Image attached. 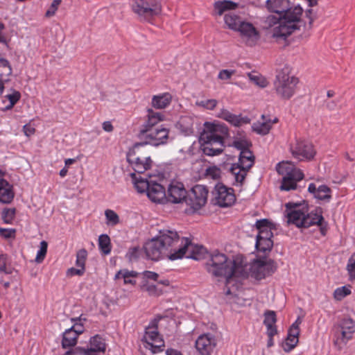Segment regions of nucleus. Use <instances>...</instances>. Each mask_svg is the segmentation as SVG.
Wrapping results in <instances>:
<instances>
[{
	"label": "nucleus",
	"mask_w": 355,
	"mask_h": 355,
	"mask_svg": "<svg viewBox=\"0 0 355 355\" xmlns=\"http://www.w3.org/2000/svg\"><path fill=\"white\" fill-rule=\"evenodd\" d=\"M264 7L270 13L282 15V25L272 30L273 38L286 40L305 26L302 19L304 10L296 0H266Z\"/></svg>",
	"instance_id": "1"
},
{
	"label": "nucleus",
	"mask_w": 355,
	"mask_h": 355,
	"mask_svg": "<svg viewBox=\"0 0 355 355\" xmlns=\"http://www.w3.org/2000/svg\"><path fill=\"white\" fill-rule=\"evenodd\" d=\"M288 223L297 227L308 228L312 225L320 227L322 235L325 236L327 231V223L322 216V209L316 207L314 211L308 213V204L305 200L302 202H288L286 204Z\"/></svg>",
	"instance_id": "2"
},
{
	"label": "nucleus",
	"mask_w": 355,
	"mask_h": 355,
	"mask_svg": "<svg viewBox=\"0 0 355 355\" xmlns=\"http://www.w3.org/2000/svg\"><path fill=\"white\" fill-rule=\"evenodd\" d=\"M205 267L209 273L214 277H225L228 281L232 277H245L248 275L243 263L228 260L224 253L214 250L208 256Z\"/></svg>",
	"instance_id": "3"
},
{
	"label": "nucleus",
	"mask_w": 355,
	"mask_h": 355,
	"mask_svg": "<svg viewBox=\"0 0 355 355\" xmlns=\"http://www.w3.org/2000/svg\"><path fill=\"white\" fill-rule=\"evenodd\" d=\"M205 128L200 136L203 153L215 156L223 151L224 139L228 135V128L224 124L205 122Z\"/></svg>",
	"instance_id": "4"
},
{
	"label": "nucleus",
	"mask_w": 355,
	"mask_h": 355,
	"mask_svg": "<svg viewBox=\"0 0 355 355\" xmlns=\"http://www.w3.org/2000/svg\"><path fill=\"white\" fill-rule=\"evenodd\" d=\"M126 157L130 166L139 174L150 169L153 164L150 147L142 141L135 144L128 152Z\"/></svg>",
	"instance_id": "5"
},
{
	"label": "nucleus",
	"mask_w": 355,
	"mask_h": 355,
	"mask_svg": "<svg viewBox=\"0 0 355 355\" xmlns=\"http://www.w3.org/2000/svg\"><path fill=\"white\" fill-rule=\"evenodd\" d=\"M291 69L285 65L277 71L274 81V89L280 98L290 99L295 93L299 80L294 76H291Z\"/></svg>",
	"instance_id": "6"
},
{
	"label": "nucleus",
	"mask_w": 355,
	"mask_h": 355,
	"mask_svg": "<svg viewBox=\"0 0 355 355\" xmlns=\"http://www.w3.org/2000/svg\"><path fill=\"white\" fill-rule=\"evenodd\" d=\"M268 254L257 253V258L252 261L249 266L243 265V268L248 272L246 277L250 275L257 280H261L276 271L277 268V263L273 259L268 257Z\"/></svg>",
	"instance_id": "7"
},
{
	"label": "nucleus",
	"mask_w": 355,
	"mask_h": 355,
	"mask_svg": "<svg viewBox=\"0 0 355 355\" xmlns=\"http://www.w3.org/2000/svg\"><path fill=\"white\" fill-rule=\"evenodd\" d=\"M276 168L278 173L283 175L280 186L282 191L296 189L297 182L304 178L302 171L297 168L291 162L283 161L277 165Z\"/></svg>",
	"instance_id": "8"
},
{
	"label": "nucleus",
	"mask_w": 355,
	"mask_h": 355,
	"mask_svg": "<svg viewBox=\"0 0 355 355\" xmlns=\"http://www.w3.org/2000/svg\"><path fill=\"white\" fill-rule=\"evenodd\" d=\"M131 7L141 21L148 22H151L162 11L159 0H132Z\"/></svg>",
	"instance_id": "9"
},
{
	"label": "nucleus",
	"mask_w": 355,
	"mask_h": 355,
	"mask_svg": "<svg viewBox=\"0 0 355 355\" xmlns=\"http://www.w3.org/2000/svg\"><path fill=\"white\" fill-rule=\"evenodd\" d=\"M334 345L341 349L349 340L352 339L355 333V322L349 318H343L333 327Z\"/></svg>",
	"instance_id": "10"
},
{
	"label": "nucleus",
	"mask_w": 355,
	"mask_h": 355,
	"mask_svg": "<svg viewBox=\"0 0 355 355\" xmlns=\"http://www.w3.org/2000/svg\"><path fill=\"white\" fill-rule=\"evenodd\" d=\"M254 159L255 157L250 150L241 151L238 163L231 166L230 171L239 185L243 184L248 171L254 164Z\"/></svg>",
	"instance_id": "11"
},
{
	"label": "nucleus",
	"mask_w": 355,
	"mask_h": 355,
	"mask_svg": "<svg viewBox=\"0 0 355 355\" xmlns=\"http://www.w3.org/2000/svg\"><path fill=\"white\" fill-rule=\"evenodd\" d=\"M157 321L154 320L146 328L145 334L141 341L145 343V348L150 349L153 354L164 350V341L157 331Z\"/></svg>",
	"instance_id": "12"
},
{
	"label": "nucleus",
	"mask_w": 355,
	"mask_h": 355,
	"mask_svg": "<svg viewBox=\"0 0 355 355\" xmlns=\"http://www.w3.org/2000/svg\"><path fill=\"white\" fill-rule=\"evenodd\" d=\"M169 130L162 127H156L151 129H140L139 137L146 143V146H158L166 143Z\"/></svg>",
	"instance_id": "13"
},
{
	"label": "nucleus",
	"mask_w": 355,
	"mask_h": 355,
	"mask_svg": "<svg viewBox=\"0 0 355 355\" xmlns=\"http://www.w3.org/2000/svg\"><path fill=\"white\" fill-rule=\"evenodd\" d=\"M105 349L104 339L97 334L90 338L89 346L76 347L73 349L66 351L63 355H96V352H105Z\"/></svg>",
	"instance_id": "14"
},
{
	"label": "nucleus",
	"mask_w": 355,
	"mask_h": 355,
	"mask_svg": "<svg viewBox=\"0 0 355 355\" xmlns=\"http://www.w3.org/2000/svg\"><path fill=\"white\" fill-rule=\"evenodd\" d=\"M146 257L152 261H158L164 257H167L170 260H176L173 259V256H178L177 251L173 254H168L166 248L162 245L157 237L152 239L144 245Z\"/></svg>",
	"instance_id": "15"
},
{
	"label": "nucleus",
	"mask_w": 355,
	"mask_h": 355,
	"mask_svg": "<svg viewBox=\"0 0 355 355\" xmlns=\"http://www.w3.org/2000/svg\"><path fill=\"white\" fill-rule=\"evenodd\" d=\"M184 243L178 248V256H173V259H181L186 257L189 259L200 260L205 258L208 252L202 245H195L189 239H184Z\"/></svg>",
	"instance_id": "16"
},
{
	"label": "nucleus",
	"mask_w": 355,
	"mask_h": 355,
	"mask_svg": "<svg viewBox=\"0 0 355 355\" xmlns=\"http://www.w3.org/2000/svg\"><path fill=\"white\" fill-rule=\"evenodd\" d=\"M157 237L164 248H166L168 254L178 251L180 246L184 245V239H186L184 237L180 239L176 231L171 230H160Z\"/></svg>",
	"instance_id": "17"
},
{
	"label": "nucleus",
	"mask_w": 355,
	"mask_h": 355,
	"mask_svg": "<svg viewBox=\"0 0 355 355\" xmlns=\"http://www.w3.org/2000/svg\"><path fill=\"white\" fill-rule=\"evenodd\" d=\"M207 196V188L205 186L197 184L187 193L185 203L193 210H198L206 204Z\"/></svg>",
	"instance_id": "18"
},
{
	"label": "nucleus",
	"mask_w": 355,
	"mask_h": 355,
	"mask_svg": "<svg viewBox=\"0 0 355 355\" xmlns=\"http://www.w3.org/2000/svg\"><path fill=\"white\" fill-rule=\"evenodd\" d=\"M243 42L248 46H254L260 39L257 28L250 22L243 21L238 30Z\"/></svg>",
	"instance_id": "19"
},
{
	"label": "nucleus",
	"mask_w": 355,
	"mask_h": 355,
	"mask_svg": "<svg viewBox=\"0 0 355 355\" xmlns=\"http://www.w3.org/2000/svg\"><path fill=\"white\" fill-rule=\"evenodd\" d=\"M290 151L292 155L299 160H310L313 158L315 151L313 146L306 141L297 140L295 144L291 145Z\"/></svg>",
	"instance_id": "20"
},
{
	"label": "nucleus",
	"mask_w": 355,
	"mask_h": 355,
	"mask_svg": "<svg viewBox=\"0 0 355 355\" xmlns=\"http://www.w3.org/2000/svg\"><path fill=\"white\" fill-rule=\"evenodd\" d=\"M215 204L221 207H227L232 205L236 197L234 190L228 188L223 184H218L215 187Z\"/></svg>",
	"instance_id": "21"
},
{
	"label": "nucleus",
	"mask_w": 355,
	"mask_h": 355,
	"mask_svg": "<svg viewBox=\"0 0 355 355\" xmlns=\"http://www.w3.org/2000/svg\"><path fill=\"white\" fill-rule=\"evenodd\" d=\"M272 229L268 228L266 230H261L258 232L256 236L255 248L257 253L270 254L273 247V237Z\"/></svg>",
	"instance_id": "22"
},
{
	"label": "nucleus",
	"mask_w": 355,
	"mask_h": 355,
	"mask_svg": "<svg viewBox=\"0 0 355 355\" xmlns=\"http://www.w3.org/2000/svg\"><path fill=\"white\" fill-rule=\"evenodd\" d=\"M187 191L181 182H172L169 184L166 192V202L174 204L186 202Z\"/></svg>",
	"instance_id": "23"
},
{
	"label": "nucleus",
	"mask_w": 355,
	"mask_h": 355,
	"mask_svg": "<svg viewBox=\"0 0 355 355\" xmlns=\"http://www.w3.org/2000/svg\"><path fill=\"white\" fill-rule=\"evenodd\" d=\"M216 345V339L210 334L200 335L195 343L197 351L201 355H211Z\"/></svg>",
	"instance_id": "24"
},
{
	"label": "nucleus",
	"mask_w": 355,
	"mask_h": 355,
	"mask_svg": "<svg viewBox=\"0 0 355 355\" xmlns=\"http://www.w3.org/2000/svg\"><path fill=\"white\" fill-rule=\"evenodd\" d=\"M148 198L155 203H163L166 199V192L162 185L155 182H151L146 193Z\"/></svg>",
	"instance_id": "25"
},
{
	"label": "nucleus",
	"mask_w": 355,
	"mask_h": 355,
	"mask_svg": "<svg viewBox=\"0 0 355 355\" xmlns=\"http://www.w3.org/2000/svg\"><path fill=\"white\" fill-rule=\"evenodd\" d=\"M308 191L313 196V198L321 201L329 202L331 199V189L325 184L318 187L314 183H311L308 187Z\"/></svg>",
	"instance_id": "26"
},
{
	"label": "nucleus",
	"mask_w": 355,
	"mask_h": 355,
	"mask_svg": "<svg viewBox=\"0 0 355 355\" xmlns=\"http://www.w3.org/2000/svg\"><path fill=\"white\" fill-rule=\"evenodd\" d=\"M15 196L12 186L8 181L0 178V202L10 204Z\"/></svg>",
	"instance_id": "27"
},
{
	"label": "nucleus",
	"mask_w": 355,
	"mask_h": 355,
	"mask_svg": "<svg viewBox=\"0 0 355 355\" xmlns=\"http://www.w3.org/2000/svg\"><path fill=\"white\" fill-rule=\"evenodd\" d=\"M148 119L142 125L141 129H153L159 127L157 124L164 119V115L161 112H154L151 109L148 110Z\"/></svg>",
	"instance_id": "28"
},
{
	"label": "nucleus",
	"mask_w": 355,
	"mask_h": 355,
	"mask_svg": "<svg viewBox=\"0 0 355 355\" xmlns=\"http://www.w3.org/2000/svg\"><path fill=\"white\" fill-rule=\"evenodd\" d=\"M78 336L71 329H67L62 334V347L68 350L73 349Z\"/></svg>",
	"instance_id": "29"
},
{
	"label": "nucleus",
	"mask_w": 355,
	"mask_h": 355,
	"mask_svg": "<svg viewBox=\"0 0 355 355\" xmlns=\"http://www.w3.org/2000/svg\"><path fill=\"white\" fill-rule=\"evenodd\" d=\"M263 324L267 327V334L272 335L277 334V329L275 326L277 322L276 313L274 311L267 310L263 313Z\"/></svg>",
	"instance_id": "30"
},
{
	"label": "nucleus",
	"mask_w": 355,
	"mask_h": 355,
	"mask_svg": "<svg viewBox=\"0 0 355 355\" xmlns=\"http://www.w3.org/2000/svg\"><path fill=\"white\" fill-rule=\"evenodd\" d=\"M239 3L230 0L216 1L214 4V10L218 15H222L225 12L234 10L239 8Z\"/></svg>",
	"instance_id": "31"
},
{
	"label": "nucleus",
	"mask_w": 355,
	"mask_h": 355,
	"mask_svg": "<svg viewBox=\"0 0 355 355\" xmlns=\"http://www.w3.org/2000/svg\"><path fill=\"white\" fill-rule=\"evenodd\" d=\"M130 176L137 191L141 193H147L152 181H148L140 175L137 176L135 173H131Z\"/></svg>",
	"instance_id": "32"
},
{
	"label": "nucleus",
	"mask_w": 355,
	"mask_h": 355,
	"mask_svg": "<svg viewBox=\"0 0 355 355\" xmlns=\"http://www.w3.org/2000/svg\"><path fill=\"white\" fill-rule=\"evenodd\" d=\"M171 102V96L169 94L165 93L162 95L154 96L152 98V106L156 109H164Z\"/></svg>",
	"instance_id": "33"
},
{
	"label": "nucleus",
	"mask_w": 355,
	"mask_h": 355,
	"mask_svg": "<svg viewBox=\"0 0 355 355\" xmlns=\"http://www.w3.org/2000/svg\"><path fill=\"white\" fill-rule=\"evenodd\" d=\"M224 21L230 29L236 31L244 20L240 16L230 12L225 15Z\"/></svg>",
	"instance_id": "34"
},
{
	"label": "nucleus",
	"mask_w": 355,
	"mask_h": 355,
	"mask_svg": "<svg viewBox=\"0 0 355 355\" xmlns=\"http://www.w3.org/2000/svg\"><path fill=\"white\" fill-rule=\"evenodd\" d=\"M261 117L263 119V121L254 123L252 125V128L253 131L256 132L257 133L265 135L269 132L271 128V124L270 120L266 121L265 119V116L263 114L261 116Z\"/></svg>",
	"instance_id": "35"
},
{
	"label": "nucleus",
	"mask_w": 355,
	"mask_h": 355,
	"mask_svg": "<svg viewBox=\"0 0 355 355\" xmlns=\"http://www.w3.org/2000/svg\"><path fill=\"white\" fill-rule=\"evenodd\" d=\"M98 247L102 254L107 255L111 252L110 239L107 234H101L98 237Z\"/></svg>",
	"instance_id": "36"
},
{
	"label": "nucleus",
	"mask_w": 355,
	"mask_h": 355,
	"mask_svg": "<svg viewBox=\"0 0 355 355\" xmlns=\"http://www.w3.org/2000/svg\"><path fill=\"white\" fill-rule=\"evenodd\" d=\"M12 73V67L8 60L0 58V80H8Z\"/></svg>",
	"instance_id": "37"
},
{
	"label": "nucleus",
	"mask_w": 355,
	"mask_h": 355,
	"mask_svg": "<svg viewBox=\"0 0 355 355\" xmlns=\"http://www.w3.org/2000/svg\"><path fill=\"white\" fill-rule=\"evenodd\" d=\"M227 121L236 127H239L243 124L250 123V119L248 116H242L241 114L236 115L232 113Z\"/></svg>",
	"instance_id": "38"
},
{
	"label": "nucleus",
	"mask_w": 355,
	"mask_h": 355,
	"mask_svg": "<svg viewBox=\"0 0 355 355\" xmlns=\"http://www.w3.org/2000/svg\"><path fill=\"white\" fill-rule=\"evenodd\" d=\"M71 321L73 323V325L69 329L73 330L78 336L81 334L84 331V326L82 322L86 321V318L80 315L79 317L71 318Z\"/></svg>",
	"instance_id": "39"
},
{
	"label": "nucleus",
	"mask_w": 355,
	"mask_h": 355,
	"mask_svg": "<svg viewBox=\"0 0 355 355\" xmlns=\"http://www.w3.org/2000/svg\"><path fill=\"white\" fill-rule=\"evenodd\" d=\"M105 216L107 220V225L114 226L120 223L119 215L112 209H106Z\"/></svg>",
	"instance_id": "40"
},
{
	"label": "nucleus",
	"mask_w": 355,
	"mask_h": 355,
	"mask_svg": "<svg viewBox=\"0 0 355 355\" xmlns=\"http://www.w3.org/2000/svg\"><path fill=\"white\" fill-rule=\"evenodd\" d=\"M248 76L249 77L250 80L253 83L254 85L260 87H266L268 85V81L266 79L259 74H252L251 73H248Z\"/></svg>",
	"instance_id": "41"
},
{
	"label": "nucleus",
	"mask_w": 355,
	"mask_h": 355,
	"mask_svg": "<svg viewBox=\"0 0 355 355\" xmlns=\"http://www.w3.org/2000/svg\"><path fill=\"white\" fill-rule=\"evenodd\" d=\"M205 175L207 178L217 180L220 178L221 171L216 166H209L205 170Z\"/></svg>",
	"instance_id": "42"
},
{
	"label": "nucleus",
	"mask_w": 355,
	"mask_h": 355,
	"mask_svg": "<svg viewBox=\"0 0 355 355\" xmlns=\"http://www.w3.org/2000/svg\"><path fill=\"white\" fill-rule=\"evenodd\" d=\"M16 214L15 208H5L2 211V219L6 224L12 223Z\"/></svg>",
	"instance_id": "43"
},
{
	"label": "nucleus",
	"mask_w": 355,
	"mask_h": 355,
	"mask_svg": "<svg viewBox=\"0 0 355 355\" xmlns=\"http://www.w3.org/2000/svg\"><path fill=\"white\" fill-rule=\"evenodd\" d=\"M87 251L85 248L79 250L76 253V266L85 268V262L87 260Z\"/></svg>",
	"instance_id": "44"
},
{
	"label": "nucleus",
	"mask_w": 355,
	"mask_h": 355,
	"mask_svg": "<svg viewBox=\"0 0 355 355\" xmlns=\"http://www.w3.org/2000/svg\"><path fill=\"white\" fill-rule=\"evenodd\" d=\"M141 254V250L139 246L130 248L125 257L130 262H134L138 260Z\"/></svg>",
	"instance_id": "45"
},
{
	"label": "nucleus",
	"mask_w": 355,
	"mask_h": 355,
	"mask_svg": "<svg viewBox=\"0 0 355 355\" xmlns=\"http://www.w3.org/2000/svg\"><path fill=\"white\" fill-rule=\"evenodd\" d=\"M346 269L348 272L349 279L355 281V252L349 259Z\"/></svg>",
	"instance_id": "46"
},
{
	"label": "nucleus",
	"mask_w": 355,
	"mask_h": 355,
	"mask_svg": "<svg viewBox=\"0 0 355 355\" xmlns=\"http://www.w3.org/2000/svg\"><path fill=\"white\" fill-rule=\"evenodd\" d=\"M48 243L45 241L40 243V248L37 253L35 261L38 263H42L47 252Z\"/></svg>",
	"instance_id": "47"
},
{
	"label": "nucleus",
	"mask_w": 355,
	"mask_h": 355,
	"mask_svg": "<svg viewBox=\"0 0 355 355\" xmlns=\"http://www.w3.org/2000/svg\"><path fill=\"white\" fill-rule=\"evenodd\" d=\"M351 293V291L349 288L344 286L336 288L334 293V297L336 300H341L347 295Z\"/></svg>",
	"instance_id": "48"
},
{
	"label": "nucleus",
	"mask_w": 355,
	"mask_h": 355,
	"mask_svg": "<svg viewBox=\"0 0 355 355\" xmlns=\"http://www.w3.org/2000/svg\"><path fill=\"white\" fill-rule=\"evenodd\" d=\"M298 341L299 338H293L287 335L286 341L283 345L284 350L286 352H290L297 345Z\"/></svg>",
	"instance_id": "49"
},
{
	"label": "nucleus",
	"mask_w": 355,
	"mask_h": 355,
	"mask_svg": "<svg viewBox=\"0 0 355 355\" xmlns=\"http://www.w3.org/2000/svg\"><path fill=\"white\" fill-rule=\"evenodd\" d=\"M142 289L147 291L150 295L159 296L162 293V290L158 289L155 284L147 283L142 286Z\"/></svg>",
	"instance_id": "50"
},
{
	"label": "nucleus",
	"mask_w": 355,
	"mask_h": 355,
	"mask_svg": "<svg viewBox=\"0 0 355 355\" xmlns=\"http://www.w3.org/2000/svg\"><path fill=\"white\" fill-rule=\"evenodd\" d=\"M255 226L259 232H260L261 230H268V228H273V224L266 218L257 220Z\"/></svg>",
	"instance_id": "51"
},
{
	"label": "nucleus",
	"mask_w": 355,
	"mask_h": 355,
	"mask_svg": "<svg viewBox=\"0 0 355 355\" xmlns=\"http://www.w3.org/2000/svg\"><path fill=\"white\" fill-rule=\"evenodd\" d=\"M300 319L297 318L296 321L289 328L288 335L293 338H298L300 334L299 325L300 324Z\"/></svg>",
	"instance_id": "52"
},
{
	"label": "nucleus",
	"mask_w": 355,
	"mask_h": 355,
	"mask_svg": "<svg viewBox=\"0 0 355 355\" xmlns=\"http://www.w3.org/2000/svg\"><path fill=\"white\" fill-rule=\"evenodd\" d=\"M282 15H279L278 17L274 15H269L266 18L265 23L268 27H272L276 24H278L277 27H279L280 25H282L281 23L282 22Z\"/></svg>",
	"instance_id": "53"
},
{
	"label": "nucleus",
	"mask_w": 355,
	"mask_h": 355,
	"mask_svg": "<svg viewBox=\"0 0 355 355\" xmlns=\"http://www.w3.org/2000/svg\"><path fill=\"white\" fill-rule=\"evenodd\" d=\"M61 2L62 0H53L49 9L46 10L45 16L46 17H53L55 14L58 8V6L61 3Z\"/></svg>",
	"instance_id": "54"
},
{
	"label": "nucleus",
	"mask_w": 355,
	"mask_h": 355,
	"mask_svg": "<svg viewBox=\"0 0 355 355\" xmlns=\"http://www.w3.org/2000/svg\"><path fill=\"white\" fill-rule=\"evenodd\" d=\"M250 145V143L246 140H236L233 143V146L241 152L250 150L249 147Z\"/></svg>",
	"instance_id": "55"
},
{
	"label": "nucleus",
	"mask_w": 355,
	"mask_h": 355,
	"mask_svg": "<svg viewBox=\"0 0 355 355\" xmlns=\"http://www.w3.org/2000/svg\"><path fill=\"white\" fill-rule=\"evenodd\" d=\"M305 16L309 19V25L311 28L314 21L318 18L317 11L313 8L307 9L305 11Z\"/></svg>",
	"instance_id": "56"
},
{
	"label": "nucleus",
	"mask_w": 355,
	"mask_h": 355,
	"mask_svg": "<svg viewBox=\"0 0 355 355\" xmlns=\"http://www.w3.org/2000/svg\"><path fill=\"white\" fill-rule=\"evenodd\" d=\"M0 272L12 273V269L6 267V257L4 254L0 255Z\"/></svg>",
	"instance_id": "57"
},
{
	"label": "nucleus",
	"mask_w": 355,
	"mask_h": 355,
	"mask_svg": "<svg viewBox=\"0 0 355 355\" xmlns=\"http://www.w3.org/2000/svg\"><path fill=\"white\" fill-rule=\"evenodd\" d=\"M6 98L9 101V103L11 105H15L21 98V94L16 90H14L12 94H7Z\"/></svg>",
	"instance_id": "58"
},
{
	"label": "nucleus",
	"mask_w": 355,
	"mask_h": 355,
	"mask_svg": "<svg viewBox=\"0 0 355 355\" xmlns=\"http://www.w3.org/2000/svg\"><path fill=\"white\" fill-rule=\"evenodd\" d=\"M16 230L15 229H6L0 227V235L5 239L14 238Z\"/></svg>",
	"instance_id": "59"
},
{
	"label": "nucleus",
	"mask_w": 355,
	"mask_h": 355,
	"mask_svg": "<svg viewBox=\"0 0 355 355\" xmlns=\"http://www.w3.org/2000/svg\"><path fill=\"white\" fill-rule=\"evenodd\" d=\"M79 268H70L67 271V276L78 275L81 276L85 271V268L78 267Z\"/></svg>",
	"instance_id": "60"
},
{
	"label": "nucleus",
	"mask_w": 355,
	"mask_h": 355,
	"mask_svg": "<svg viewBox=\"0 0 355 355\" xmlns=\"http://www.w3.org/2000/svg\"><path fill=\"white\" fill-rule=\"evenodd\" d=\"M234 73V70L223 69L220 71L218 78L220 80H229Z\"/></svg>",
	"instance_id": "61"
},
{
	"label": "nucleus",
	"mask_w": 355,
	"mask_h": 355,
	"mask_svg": "<svg viewBox=\"0 0 355 355\" xmlns=\"http://www.w3.org/2000/svg\"><path fill=\"white\" fill-rule=\"evenodd\" d=\"M217 103L218 101L216 99L206 100L205 108L207 110H212L216 107Z\"/></svg>",
	"instance_id": "62"
},
{
	"label": "nucleus",
	"mask_w": 355,
	"mask_h": 355,
	"mask_svg": "<svg viewBox=\"0 0 355 355\" xmlns=\"http://www.w3.org/2000/svg\"><path fill=\"white\" fill-rule=\"evenodd\" d=\"M23 130H24L25 135H26L28 137L33 135L35 132V129L34 128L31 127L28 124H26L24 125Z\"/></svg>",
	"instance_id": "63"
},
{
	"label": "nucleus",
	"mask_w": 355,
	"mask_h": 355,
	"mask_svg": "<svg viewBox=\"0 0 355 355\" xmlns=\"http://www.w3.org/2000/svg\"><path fill=\"white\" fill-rule=\"evenodd\" d=\"M144 275L146 278L147 279H153L155 281H157V278L159 277V275L155 272H152V271H148V270H146L144 272Z\"/></svg>",
	"instance_id": "64"
}]
</instances>
